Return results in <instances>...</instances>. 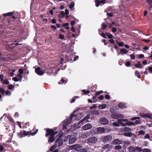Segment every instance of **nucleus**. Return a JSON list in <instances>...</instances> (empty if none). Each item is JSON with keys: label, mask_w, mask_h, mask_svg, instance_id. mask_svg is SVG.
Returning a JSON list of instances; mask_svg holds the SVG:
<instances>
[{"label": "nucleus", "mask_w": 152, "mask_h": 152, "mask_svg": "<svg viewBox=\"0 0 152 152\" xmlns=\"http://www.w3.org/2000/svg\"><path fill=\"white\" fill-rule=\"evenodd\" d=\"M12 80L15 82L20 81V82H21V80L19 78H18L17 77H15L12 78Z\"/></svg>", "instance_id": "obj_32"}, {"label": "nucleus", "mask_w": 152, "mask_h": 152, "mask_svg": "<svg viewBox=\"0 0 152 152\" xmlns=\"http://www.w3.org/2000/svg\"><path fill=\"white\" fill-rule=\"evenodd\" d=\"M138 133L141 135H144L145 134V132L143 130H140L138 131Z\"/></svg>", "instance_id": "obj_36"}, {"label": "nucleus", "mask_w": 152, "mask_h": 152, "mask_svg": "<svg viewBox=\"0 0 152 152\" xmlns=\"http://www.w3.org/2000/svg\"><path fill=\"white\" fill-rule=\"evenodd\" d=\"M81 152H86V149L85 148L81 149L80 150Z\"/></svg>", "instance_id": "obj_63"}, {"label": "nucleus", "mask_w": 152, "mask_h": 152, "mask_svg": "<svg viewBox=\"0 0 152 152\" xmlns=\"http://www.w3.org/2000/svg\"><path fill=\"white\" fill-rule=\"evenodd\" d=\"M92 113L94 115H99V113L98 110H96L93 111L92 112Z\"/></svg>", "instance_id": "obj_43"}, {"label": "nucleus", "mask_w": 152, "mask_h": 152, "mask_svg": "<svg viewBox=\"0 0 152 152\" xmlns=\"http://www.w3.org/2000/svg\"><path fill=\"white\" fill-rule=\"evenodd\" d=\"M140 120H136L135 121V122L134 123V125H137L140 124Z\"/></svg>", "instance_id": "obj_50"}, {"label": "nucleus", "mask_w": 152, "mask_h": 152, "mask_svg": "<svg viewBox=\"0 0 152 152\" xmlns=\"http://www.w3.org/2000/svg\"><path fill=\"white\" fill-rule=\"evenodd\" d=\"M102 28L103 29H105L107 26V25H106V24H104L103 23H102Z\"/></svg>", "instance_id": "obj_56"}, {"label": "nucleus", "mask_w": 152, "mask_h": 152, "mask_svg": "<svg viewBox=\"0 0 152 152\" xmlns=\"http://www.w3.org/2000/svg\"><path fill=\"white\" fill-rule=\"evenodd\" d=\"M111 117L114 119H117L119 118H123V115L120 113H113L111 115Z\"/></svg>", "instance_id": "obj_4"}, {"label": "nucleus", "mask_w": 152, "mask_h": 152, "mask_svg": "<svg viewBox=\"0 0 152 152\" xmlns=\"http://www.w3.org/2000/svg\"><path fill=\"white\" fill-rule=\"evenodd\" d=\"M57 141H56L55 142V145L52 146L50 148V151H52L54 149H55L57 146Z\"/></svg>", "instance_id": "obj_23"}, {"label": "nucleus", "mask_w": 152, "mask_h": 152, "mask_svg": "<svg viewBox=\"0 0 152 152\" xmlns=\"http://www.w3.org/2000/svg\"><path fill=\"white\" fill-rule=\"evenodd\" d=\"M124 135L127 137H131L132 136V133L131 132H125L124 134Z\"/></svg>", "instance_id": "obj_30"}, {"label": "nucleus", "mask_w": 152, "mask_h": 152, "mask_svg": "<svg viewBox=\"0 0 152 152\" xmlns=\"http://www.w3.org/2000/svg\"><path fill=\"white\" fill-rule=\"evenodd\" d=\"M69 25V24L68 23H66L64 24L63 26L65 27L66 29H69V28L68 26Z\"/></svg>", "instance_id": "obj_39"}, {"label": "nucleus", "mask_w": 152, "mask_h": 152, "mask_svg": "<svg viewBox=\"0 0 152 152\" xmlns=\"http://www.w3.org/2000/svg\"><path fill=\"white\" fill-rule=\"evenodd\" d=\"M98 133H103L105 132V129L103 127H99L97 128Z\"/></svg>", "instance_id": "obj_17"}, {"label": "nucleus", "mask_w": 152, "mask_h": 152, "mask_svg": "<svg viewBox=\"0 0 152 152\" xmlns=\"http://www.w3.org/2000/svg\"><path fill=\"white\" fill-rule=\"evenodd\" d=\"M142 152H151V151L149 149L144 148L142 150Z\"/></svg>", "instance_id": "obj_40"}, {"label": "nucleus", "mask_w": 152, "mask_h": 152, "mask_svg": "<svg viewBox=\"0 0 152 152\" xmlns=\"http://www.w3.org/2000/svg\"><path fill=\"white\" fill-rule=\"evenodd\" d=\"M124 45V42H119L118 43V45L120 47H123Z\"/></svg>", "instance_id": "obj_55"}, {"label": "nucleus", "mask_w": 152, "mask_h": 152, "mask_svg": "<svg viewBox=\"0 0 152 152\" xmlns=\"http://www.w3.org/2000/svg\"><path fill=\"white\" fill-rule=\"evenodd\" d=\"M106 35L107 36L108 38L109 39H111L113 38V36L112 34L109 33H106Z\"/></svg>", "instance_id": "obj_34"}, {"label": "nucleus", "mask_w": 152, "mask_h": 152, "mask_svg": "<svg viewBox=\"0 0 152 152\" xmlns=\"http://www.w3.org/2000/svg\"><path fill=\"white\" fill-rule=\"evenodd\" d=\"M140 115L141 117L143 118L146 117L152 119V115H151L149 114H145L140 113Z\"/></svg>", "instance_id": "obj_13"}, {"label": "nucleus", "mask_w": 152, "mask_h": 152, "mask_svg": "<svg viewBox=\"0 0 152 152\" xmlns=\"http://www.w3.org/2000/svg\"><path fill=\"white\" fill-rule=\"evenodd\" d=\"M75 6V3L74 2H72L69 5V7L71 9L74 7Z\"/></svg>", "instance_id": "obj_42"}, {"label": "nucleus", "mask_w": 152, "mask_h": 152, "mask_svg": "<svg viewBox=\"0 0 152 152\" xmlns=\"http://www.w3.org/2000/svg\"><path fill=\"white\" fill-rule=\"evenodd\" d=\"M64 13L63 11H61L60 14L59 15V16L60 18H61L64 16Z\"/></svg>", "instance_id": "obj_35"}, {"label": "nucleus", "mask_w": 152, "mask_h": 152, "mask_svg": "<svg viewBox=\"0 0 152 152\" xmlns=\"http://www.w3.org/2000/svg\"><path fill=\"white\" fill-rule=\"evenodd\" d=\"M107 2L105 0H101V1H96V7H98L100 4L102 3L103 4H105Z\"/></svg>", "instance_id": "obj_14"}, {"label": "nucleus", "mask_w": 152, "mask_h": 152, "mask_svg": "<svg viewBox=\"0 0 152 152\" xmlns=\"http://www.w3.org/2000/svg\"><path fill=\"white\" fill-rule=\"evenodd\" d=\"M79 110V108H78L77 110L74 111L70 117L69 118H67L66 120L63 122L62 126L64 129H66V126L72 122L73 119L79 120L81 118L82 114H78L77 115L75 114L76 111Z\"/></svg>", "instance_id": "obj_1"}, {"label": "nucleus", "mask_w": 152, "mask_h": 152, "mask_svg": "<svg viewBox=\"0 0 152 152\" xmlns=\"http://www.w3.org/2000/svg\"><path fill=\"white\" fill-rule=\"evenodd\" d=\"M118 121L120 124L124 126L125 125V122L128 120L126 119H118Z\"/></svg>", "instance_id": "obj_16"}, {"label": "nucleus", "mask_w": 152, "mask_h": 152, "mask_svg": "<svg viewBox=\"0 0 152 152\" xmlns=\"http://www.w3.org/2000/svg\"><path fill=\"white\" fill-rule=\"evenodd\" d=\"M88 122H89L88 120L86 119L85 118H84L79 122V123H81L82 124H83Z\"/></svg>", "instance_id": "obj_27"}, {"label": "nucleus", "mask_w": 152, "mask_h": 152, "mask_svg": "<svg viewBox=\"0 0 152 152\" xmlns=\"http://www.w3.org/2000/svg\"><path fill=\"white\" fill-rule=\"evenodd\" d=\"M117 109L116 107H111L110 109V111L111 112H113L114 111L117 110Z\"/></svg>", "instance_id": "obj_48"}, {"label": "nucleus", "mask_w": 152, "mask_h": 152, "mask_svg": "<svg viewBox=\"0 0 152 152\" xmlns=\"http://www.w3.org/2000/svg\"><path fill=\"white\" fill-rule=\"evenodd\" d=\"M14 87V86L10 84L8 86V88L10 90H12Z\"/></svg>", "instance_id": "obj_46"}, {"label": "nucleus", "mask_w": 152, "mask_h": 152, "mask_svg": "<svg viewBox=\"0 0 152 152\" xmlns=\"http://www.w3.org/2000/svg\"><path fill=\"white\" fill-rule=\"evenodd\" d=\"M70 137V135H68L66 136L64 140V142H67L69 140V138Z\"/></svg>", "instance_id": "obj_31"}, {"label": "nucleus", "mask_w": 152, "mask_h": 152, "mask_svg": "<svg viewBox=\"0 0 152 152\" xmlns=\"http://www.w3.org/2000/svg\"><path fill=\"white\" fill-rule=\"evenodd\" d=\"M130 64H131V63L130 62L127 61V62H126V65L127 66H130Z\"/></svg>", "instance_id": "obj_64"}, {"label": "nucleus", "mask_w": 152, "mask_h": 152, "mask_svg": "<svg viewBox=\"0 0 152 152\" xmlns=\"http://www.w3.org/2000/svg\"><path fill=\"white\" fill-rule=\"evenodd\" d=\"M35 72L39 75H42L45 72L41 70L39 67H38L35 69Z\"/></svg>", "instance_id": "obj_11"}, {"label": "nucleus", "mask_w": 152, "mask_h": 152, "mask_svg": "<svg viewBox=\"0 0 152 152\" xmlns=\"http://www.w3.org/2000/svg\"><path fill=\"white\" fill-rule=\"evenodd\" d=\"M122 141L118 139H115L112 141V143L114 145L121 144L122 143Z\"/></svg>", "instance_id": "obj_12"}, {"label": "nucleus", "mask_w": 152, "mask_h": 152, "mask_svg": "<svg viewBox=\"0 0 152 152\" xmlns=\"http://www.w3.org/2000/svg\"><path fill=\"white\" fill-rule=\"evenodd\" d=\"M129 152H136L135 148L132 146H129L128 148Z\"/></svg>", "instance_id": "obj_20"}, {"label": "nucleus", "mask_w": 152, "mask_h": 152, "mask_svg": "<svg viewBox=\"0 0 152 152\" xmlns=\"http://www.w3.org/2000/svg\"><path fill=\"white\" fill-rule=\"evenodd\" d=\"M0 92L2 94H4L5 93L4 90L2 88H0Z\"/></svg>", "instance_id": "obj_52"}, {"label": "nucleus", "mask_w": 152, "mask_h": 152, "mask_svg": "<svg viewBox=\"0 0 152 152\" xmlns=\"http://www.w3.org/2000/svg\"><path fill=\"white\" fill-rule=\"evenodd\" d=\"M149 137H150L149 135L148 134H147L144 137V139H148V138H149Z\"/></svg>", "instance_id": "obj_62"}, {"label": "nucleus", "mask_w": 152, "mask_h": 152, "mask_svg": "<svg viewBox=\"0 0 152 152\" xmlns=\"http://www.w3.org/2000/svg\"><path fill=\"white\" fill-rule=\"evenodd\" d=\"M59 70H58L57 68H52L51 69H49L48 72H46L47 75H51V74H55L57 73V71H58Z\"/></svg>", "instance_id": "obj_5"}, {"label": "nucleus", "mask_w": 152, "mask_h": 152, "mask_svg": "<svg viewBox=\"0 0 152 152\" xmlns=\"http://www.w3.org/2000/svg\"><path fill=\"white\" fill-rule=\"evenodd\" d=\"M135 66L136 68H142L141 64L140 62L138 63L137 64H135Z\"/></svg>", "instance_id": "obj_33"}, {"label": "nucleus", "mask_w": 152, "mask_h": 152, "mask_svg": "<svg viewBox=\"0 0 152 152\" xmlns=\"http://www.w3.org/2000/svg\"><path fill=\"white\" fill-rule=\"evenodd\" d=\"M131 59H134L135 58V55L134 54H132L130 55Z\"/></svg>", "instance_id": "obj_51"}, {"label": "nucleus", "mask_w": 152, "mask_h": 152, "mask_svg": "<svg viewBox=\"0 0 152 152\" xmlns=\"http://www.w3.org/2000/svg\"><path fill=\"white\" fill-rule=\"evenodd\" d=\"M100 122L103 125H107L108 123V120L105 118H101L99 119Z\"/></svg>", "instance_id": "obj_7"}, {"label": "nucleus", "mask_w": 152, "mask_h": 152, "mask_svg": "<svg viewBox=\"0 0 152 152\" xmlns=\"http://www.w3.org/2000/svg\"><path fill=\"white\" fill-rule=\"evenodd\" d=\"M90 133L88 132L83 133L81 135V137L83 138H86L89 136Z\"/></svg>", "instance_id": "obj_18"}, {"label": "nucleus", "mask_w": 152, "mask_h": 152, "mask_svg": "<svg viewBox=\"0 0 152 152\" xmlns=\"http://www.w3.org/2000/svg\"><path fill=\"white\" fill-rule=\"evenodd\" d=\"M118 107L121 108H123L126 107L125 104L124 103H121L118 105Z\"/></svg>", "instance_id": "obj_25"}, {"label": "nucleus", "mask_w": 152, "mask_h": 152, "mask_svg": "<svg viewBox=\"0 0 152 152\" xmlns=\"http://www.w3.org/2000/svg\"><path fill=\"white\" fill-rule=\"evenodd\" d=\"M124 128L125 129V131L129 132L131 131V129L129 127H125Z\"/></svg>", "instance_id": "obj_47"}, {"label": "nucleus", "mask_w": 152, "mask_h": 152, "mask_svg": "<svg viewBox=\"0 0 152 152\" xmlns=\"http://www.w3.org/2000/svg\"><path fill=\"white\" fill-rule=\"evenodd\" d=\"M46 131L47 132V133L45 135L47 137L49 135H53L54 136L58 132L57 131H54L52 129H46Z\"/></svg>", "instance_id": "obj_3"}, {"label": "nucleus", "mask_w": 152, "mask_h": 152, "mask_svg": "<svg viewBox=\"0 0 152 152\" xmlns=\"http://www.w3.org/2000/svg\"><path fill=\"white\" fill-rule=\"evenodd\" d=\"M128 52V50L125 48L120 50V53L122 54H126Z\"/></svg>", "instance_id": "obj_19"}, {"label": "nucleus", "mask_w": 152, "mask_h": 152, "mask_svg": "<svg viewBox=\"0 0 152 152\" xmlns=\"http://www.w3.org/2000/svg\"><path fill=\"white\" fill-rule=\"evenodd\" d=\"M11 94V92L8 90L6 91L5 95L7 96H10Z\"/></svg>", "instance_id": "obj_44"}, {"label": "nucleus", "mask_w": 152, "mask_h": 152, "mask_svg": "<svg viewBox=\"0 0 152 152\" xmlns=\"http://www.w3.org/2000/svg\"><path fill=\"white\" fill-rule=\"evenodd\" d=\"M82 91L85 94H88L90 93L89 90L86 91L85 90H82Z\"/></svg>", "instance_id": "obj_49"}, {"label": "nucleus", "mask_w": 152, "mask_h": 152, "mask_svg": "<svg viewBox=\"0 0 152 152\" xmlns=\"http://www.w3.org/2000/svg\"><path fill=\"white\" fill-rule=\"evenodd\" d=\"M92 127V125L90 124H87L83 126L82 128L84 130H88L91 129Z\"/></svg>", "instance_id": "obj_9"}, {"label": "nucleus", "mask_w": 152, "mask_h": 152, "mask_svg": "<svg viewBox=\"0 0 152 152\" xmlns=\"http://www.w3.org/2000/svg\"><path fill=\"white\" fill-rule=\"evenodd\" d=\"M103 148L104 149H106L107 151H110L111 150L112 148V146L110 145L107 144L103 147Z\"/></svg>", "instance_id": "obj_15"}, {"label": "nucleus", "mask_w": 152, "mask_h": 152, "mask_svg": "<svg viewBox=\"0 0 152 152\" xmlns=\"http://www.w3.org/2000/svg\"><path fill=\"white\" fill-rule=\"evenodd\" d=\"M107 104H102L99 105L98 106V108L99 109H104L107 107Z\"/></svg>", "instance_id": "obj_21"}, {"label": "nucleus", "mask_w": 152, "mask_h": 152, "mask_svg": "<svg viewBox=\"0 0 152 152\" xmlns=\"http://www.w3.org/2000/svg\"><path fill=\"white\" fill-rule=\"evenodd\" d=\"M50 137H49V139L48 140L49 143H52L55 140V138L54 136L50 135Z\"/></svg>", "instance_id": "obj_22"}, {"label": "nucleus", "mask_w": 152, "mask_h": 152, "mask_svg": "<svg viewBox=\"0 0 152 152\" xmlns=\"http://www.w3.org/2000/svg\"><path fill=\"white\" fill-rule=\"evenodd\" d=\"M136 152L138 151L139 152H141L142 151V149L140 147H135Z\"/></svg>", "instance_id": "obj_37"}, {"label": "nucleus", "mask_w": 152, "mask_h": 152, "mask_svg": "<svg viewBox=\"0 0 152 152\" xmlns=\"http://www.w3.org/2000/svg\"><path fill=\"white\" fill-rule=\"evenodd\" d=\"M24 135H22V136H20V137H24L25 136L27 135L28 134H31V133L30 134V132H27V131H24Z\"/></svg>", "instance_id": "obj_29"}, {"label": "nucleus", "mask_w": 152, "mask_h": 152, "mask_svg": "<svg viewBox=\"0 0 152 152\" xmlns=\"http://www.w3.org/2000/svg\"><path fill=\"white\" fill-rule=\"evenodd\" d=\"M17 77H18V78L20 79H21L22 78V75L19 73L17 74Z\"/></svg>", "instance_id": "obj_58"}, {"label": "nucleus", "mask_w": 152, "mask_h": 152, "mask_svg": "<svg viewBox=\"0 0 152 152\" xmlns=\"http://www.w3.org/2000/svg\"><path fill=\"white\" fill-rule=\"evenodd\" d=\"M70 149H74L75 150L78 151L81 148L79 144L74 145L70 147Z\"/></svg>", "instance_id": "obj_6"}, {"label": "nucleus", "mask_w": 152, "mask_h": 152, "mask_svg": "<svg viewBox=\"0 0 152 152\" xmlns=\"http://www.w3.org/2000/svg\"><path fill=\"white\" fill-rule=\"evenodd\" d=\"M112 139V136L110 135L106 136H103L101 139L104 143L110 141Z\"/></svg>", "instance_id": "obj_2"}, {"label": "nucleus", "mask_w": 152, "mask_h": 152, "mask_svg": "<svg viewBox=\"0 0 152 152\" xmlns=\"http://www.w3.org/2000/svg\"><path fill=\"white\" fill-rule=\"evenodd\" d=\"M56 141H57V144L58 143V145L57 144V146H59L61 145L63 143V142L62 140H60L59 139L57 140Z\"/></svg>", "instance_id": "obj_24"}, {"label": "nucleus", "mask_w": 152, "mask_h": 152, "mask_svg": "<svg viewBox=\"0 0 152 152\" xmlns=\"http://www.w3.org/2000/svg\"><path fill=\"white\" fill-rule=\"evenodd\" d=\"M97 140L96 137H91L88 138L87 140V142L88 143H95Z\"/></svg>", "instance_id": "obj_8"}, {"label": "nucleus", "mask_w": 152, "mask_h": 152, "mask_svg": "<svg viewBox=\"0 0 152 152\" xmlns=\"http://www.w3.org/2000/svg\"><path fill=\"white\" fill-rule=\"evenodd\" d=\"M13 12H10L7 13L3 14V16L4 17L7 16H11L13 15Z\"/></svg>", "instance_id": "obj_26"}, {"label": "nucleus", "mask_w": 152, "mask_h": 152, "mask_svg": "<svg viewBox=\"0 0 152 152\" xmlns=\"http://www.w3.org/2000/svg\"><path fill=\"white\" fill-rule=\"evenodd\" d=\"M113 126H120V123L119 122H113Z\"/></svg>", "instance_id": "obj_41"}, {"label": "nucleus", "mask_w": 152, "mask_h": 152, "mask_svg": "<svg viewBox=\"0 0 152 152\" xmlns=\"http://www.w3.org/2000/svg\"><path fill=\"white\" fill-rule=\"evenodd\" d=\"M122 147L120 145H116L115 147V149L119 150L121 149Z\"/></svg>", "instance_id": "obj_45"}, {"label": "nucleus", "mask_w": 152, "mask_h": 152, "mask_svg": "<svg viewBox=\"0 0 152 152\" xmlns=\"http://www.w3.org/2000/svg\"><path fill=\"white\" fill-rule=\"evenodd\" d=\"M77 140V138L76 137L70 135V137L69 140V144H71L74 143Z\"/></svg>", "instance_id": "obj_10"}, {"label": "nucleus", "mask_w": 152, "mask_h": 152, "mask_svg": "<svg viewBox=\"0 0 152 152\" xmlns=\"http://www.w3.org/2000/svg\"><path fill=\"white\" fill-rule=\"evenodd\" d=\"M98 98L100 100H102L104 98V97L103 95H100V96L98 97Z\"/></svg>", "instance_id": "obj_59"}, {"label": "nucleus", "mask_w": 152, "mask_h": 152, "mask_svg": "<svg viewBox=\"0 0 152 152\" xmlns=\"http://www.w3.org/2000/svg\"><path fill=\"white\" fill-rule=\"evenodd\" d=\"M101 35L102 37H103L106 38H107L105 34L104 33H102L101 34Z\"/></svg>", "instance_id": "obj_61"}, {"label": "nucleus", "mask_w": 152, "mask_h": 152, "mask_svg": "<svg viewBox=\"0 0 152 152\" xmlns=\"http://www.w3.org/2000/svg\"><path fill=\"white\" fill-rule=\"evenodd\" d=\"M135 75L136 76H137V77L139 78H140L141 76L140 75L139 73L137 71L135 72Z\"/></svg>", "instance_id": "obj_38"}, {"label": "nucleus", "mask_w": 152, "mask_h": 152, "mask_svg": "<svg viewBox=\"0 0 152 152\" xmlns=\"http://www.w3.org/2000/svg\"><path fill=\"white\" fill-rule=\"evenodd\" d=\"M97 107V105H95V104H94L93 106L90 107L89 108L90 109H95V108H96Z\"/></svg>", "instance_id": "obj_53"}, {"label": "nucleus", "mask_w": 152, "mask_h": 152, "mask_svg": "<svg viewBox=\"0 0 152 152\" xmlns=\"http://www.w3.org/2000/svg\"><path fill=\"white\" fill-rule=\"evenodd\" d=\"M134 125V123L131 121H127L125 122V125L131 126Z\"/></svg>", "instance_id": "obj_28"}, {"label": "nucleus", "mask_w": 152, "mask_h": 152, "mask_svg": "<svg viewBox=\"0 0 152 152\" xmlns=\"http://www.w3.org/2000/svg\"><path fill=\"white\" fill-rule=\"evenodd\" d=\"M64 37V35H62L61 34H60L59 35V37L61 39H63Z\"/></svg>", "instance_id": "obj_57"}, {"label": "nucleus", "mask_w": 152, "mask_h": 152, "mask_svg": "<svg viewBox=\"0 0 152 152\" xmlns=\"http://www.w3.org/2000/svg\"><path fill=\"white\" fill-rule=\"evenodd\" d=\"M19 74H22L23 73V70L22 69H19Z\"/></svg>", "instance_id": "obj_60"}, {"label": "nucleus", "mask_w": 152, "mask_h": 152, "mask_svg": "<svg viewBox=\"0 0 152 152\" xmlns=\"http://www.w3.org/2000/svg\"><path fill=\"white\" fill-rule=\"evenodd\" d=\"M3 83L5 84H9V82L8 80H4L3 81Z\"/></svg>", "instance_id": "obj_54"}]
</instances>
